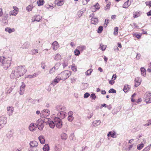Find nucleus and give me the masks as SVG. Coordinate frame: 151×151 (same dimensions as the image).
<instances>
[{
    "mask_svg": "<svg viewBox=\"0 0 151 151\" xmlns=\"http://www.w3.org/2000/svg\"><path fill=\"white\" fill-rule=\"evenodd\" d=\"M44 122L41 119H39L37 121L36 125L40 130H42L44 127Z\"/></svg>",
    "mask_w": 151,
    "mask_h": 151,
    "instance_id": "obj_7",
    "label": "nucleus"
},
{
    "mask_svg": "<svg viewBox=\"0 0 151 151\" xmlns=\"http://www.w3.org/2000/svg\"><path fill=\"white\" fill-rule=\"evenodd\" d=\"M29 45V43L28 42H25L22 46V48L23 49L28 48Z\"/></svg>",
    "mask_w": 151,
    "mask_h": 151,
    "instance_id": "obj_34",
    "label": "nucleus"
},
{
    "mask_svg": "<svg viewBox=\"0 0 151 151\" xmlns=\"http://www.w3.org/2000/svg\"><path fill=\"white\" fill-rule=\"evenodd\" d=\"M37 127L36 124L34 123H31L29 127V129L31 131H33L36 130V128Z\"/></svg>",
    "mask_w": 151,
    "mask_h": 151,
    "instance_id": "obj_23",
    "label": "nucleus"
},
{
    "mask_svg": "<svg viewBox=\"0 0 151 151\" xmlns=\"http://www.w3.org/2000/svg\"><path fill=\"white\" fill-rule=\"evenodd\" d=\"M90 96V94L88 93H86L84 95V97L85 98H88Z\"/></svg>",
    "mask_w": 151,
    "mask_h": 151,
    "instance_id": "obj_61",
    "label": "nucleus"
},
{
    "mask_svg": "<svg viewBox=\"0 0 151 151\" xmlns=\"http://www.w3.org/2000/svg\"><path fill=\"white\" fill-rule=\"evenodd\" d=\"M134 81L135 82L134 86L135 87H137L141 84L142 80L140 78L137 77L135 78Z\"/></svg>",
    "mask_w": 151,
    "mask_h": 151,
    "instance_id": "obj_18",
    "label": "nucleus"
},
{
    "mask_svg": "<svg viewBox=\"0 0 151 151\" xmlns=\"http://www.w3.org/2000/svg\"><path fill=\"white\" fill-rule=\"evenodd\" d=\"M5 31L10 34L12 32H14L15 31V29L14 28L12 29L10 27H6L5 29Z\"/></svg>",
    "mask_w": 151,
    "mask_h": 151,
    "instance_id": "obj_32",
    "label": "nucleus"
},
{
    "mask_svg": "<svg viewBox=\"0 0 151 151\" xmlns=\"http://www.w3.org/2000/svg\"><path fill=\"white\" fill-rule=\"evenodd\" d=\"M32 5H29L26 8V10L28 12H30L32 10Z\"/></svg>",
    "mask_w": 151,
    "mask_h": 151,
    "instance_id": "obj_47",
    "label": "nucleus"
},
{
    "mask_svg": "<svg viewBox=\"0 0 151 151\" xmlns=\"http://www.w3.org/2000/svg\"><path fill=\"white\" fill-rule=\"evenodd\" d=\"M69 138L70 140L73 141H75L76 140V137L74 134H71L70 135Z\"/></svg>",
    "mask_w": 151,
    "mask_h": 151,
    "instance_id": "obj_46",
    "label": "nucleus"
},
{
    "mask_svg": "<svg viewBox=\"0 0 151 151\" xmlns=\"http://www.w3.org/2000/svg\"><path fill=\"white\" fill-rule=\"evenodd\" d=\"M109 93H115L116 92V91L113 88H111L109 91Z\"/></svg>",
    "mask_w": 151,
    "mask_h": 151,
    "instance_id": "obj_55",
    "label": "nucleus"
},
{
    "mask_svg": "<svg viewBox=\"0 0 151 151\" xmlns=\"http://www.w3.org/2000/svg\"><path fill=\"white\" fill-rule=\"evenodd\" d=\"M12 58L11 57L1 56L0 63L5 70H7L10 66Z\"/></svg>",
    "mask_w": 151,
    "mask_h": 151,
    "instance_id": "obj_1",
    "label": "nucleus"
},
{
    "mask_svg": "<svg viewBox=\"0 0 151 151\" xmlns=\"http://www.w3.org/2000/svg\"><path fill=\"white\" fill-rule=\"evenodd\" d=\"M120 109L119 107L114 109L112 111V114H116L119 111Z\"/></svg>",
    "mask_w": 151,
    "mask_h": 151,
    "instance_id": "obj_40",
    "label": "nucleus"
},
{
    "mask_svg": "<svg viewBox=\"0 0 151 151\" xmlns=\"http://www.w3.org/2000/svg\"><path fill=\"white\" fill-rule=\"evenodd\" d=\"M61 79V78L59 76L57 77L53 80L50 84V85H52L53 86H54L59 82Z\"/></svg>",
    "mask_w": 151,
    "mask_h": 151,
    "instance_id": "obj_15",
    "label": "nucleus"
},
{
    "mask_svg": "<svg viewBox=\"0 0 151 151\" xmlns=\"http://www.w3.org/2000/svg\"><path fill=\"white\" fill-rule=\"evenodd\" d=\"M116 134V132H115L110 131L108 132L107 136L108 137L110 136L113 138H116L117 136Z\"/></svg>",
    "mask_w": 151,
    "mask_h": 151,
    "instance_id": "obj_24",
    "label": "nucleus"
},
{
    "mask_svg": "<svg viewBox=\"0 0 151 151\" xmlns=\"http://www.w3.org/2000/svg\"><path fill=\"white\" fill-rule=\"evenodd\" d=\"M77 48L81 52H82L86 49V47L85 46L81 45L77 47Z\"/></svg>",
    "mask_w": 151,
    "mask_h": 151,
    "instance_id": "obj_31",
    "label": "nucleus"
},
{
    "mask_svg": "<svg viewBox=\"0 0 151 151\" xmlns=\"http://www.w3.org/2000/svg\"><path fill=\"white\" fill-rule=\"evenodd\" d=\"M128 148L129 150H130L132 148H133L134 149V148L135 147L134 146V144H132L131 145H129L128 146Z\"/></svg>",
    "mask_w": 151,
    "mask_h": 151,
    "instance_id": "obj_56",
    "label": "nucleus"
},
{
    "mask_svg": "<svg viewBox=\"0 0 151 151\" xmlns=\"http://www.w3.org/2000/svg\"><path fill=\"white\" fill-rule=\"evenodd\" d=\"M129 86L127 85H125L124 86L123 88V91L125 92H127L129 90Z\"/></svg>",
    "mask_w": 151,
    "mask_h": 151,
    "instance_id": "obj_42",
    "label": "nucleus"
},
{
    "mask_svg": "<svg viewBox=\"0 0 151 151\" xmlns=\"http://www.w3.org/2000/svg\"><path fill=\"white\" fill-rule=\"evenodd\" d=\"M70 57H68L65 58L63 60L62 65L63 68L68 66V61L70 59Z\"/></svg>",
    "mask_w": 151,
    "mask_h": 151,
    "instance_id": "obj_16",
    "label": "nucleus"
},
{
    "mask_svg": "<svg viewBox=\"0 0 151 151\" xmlns=\"http://www.w3.org/2000/svg\"><path fill=\"white\" fill-rule=\"evenodd\" d=\"M91 22L92 24L96 25L97 24L98 22V18L96 17H92L91 19Z\"/></svg>",
    "mask_w": 151,
    "mask_h": 151,
    "instance_id": "obj_25",
    "label": "nucleus"
},
{
    "mask_svg": "<svg viewBox=\"0 0 151 151\" xmlns=\"http://www.w3.org/2000/svg\"><path fill=\"white\" fill-rule=\"evenodd\" d=\"M140 12H136L133 13V16L134 18H137L140 16Z\"/></svg>",
    "mask_w": 151,
    "mask_h": 151,
    "instance_id": "obj_39",
    "label": "nucleus"
},
{
    "mask_svg": "<svg viewBox=\"0 0 151 151\" xmlns=\"http://www.w3.org/2000/svg\"><path fill=\"white\" fill-rule=\"evenodd\" d=\"M133 1V0H128L126 2L124 3L123 6V7L124 8H127L131 4Z\"/></svg>",
    "mask_w": 151,
    "mask_h": 151,
    "instance_id": "obj_19",
    "label": "nucleus"
},
{
    "mask_svg": "<svg viewBox=\"0 0 151 151\" xmlns=\"http://www.w3.org/2000/svg\"><path fill=\"white\" fill-rule=\"evenodd\" d=\"M83 12L81 10L79 11L77 13V15L79 17H80L82 15Z\"/></svg>",
    "mask_w": 151,
    "mask_h": 151,
    "instance_id": "obj_54",
    "label": "nucleus"
},
{
    "mask_svg": "<svg viewBox=\"0 0 151 151\" xmlns=\"http://www.w3.org/2000/svg\"><path fill=\"white\" fill-rule=\"evenodd\" d=\"M144 99L147 104L151 103V92H147L144 94Z\"/></svg>",
    "mask_w": 151,
    "mask_h": 151,
    "instance_id": "obj_5",
    "label": "nucleus"
},
{
    "mask_svg": "<svg viewBox=\"0 0 151 151\" xmlns=\"http://www.w3.org/2000/svg\"><path fill=\"white\" fill-rule=\"evenodd\" d=\"M14 10L10 11L9 12V15L10 16H16L18 14L19 12L18 8L16 6H14L13 7Z\"/></svg>",
    "mask_w": 151,
    "mask_h": 151,
    "instance_id": "obj_10",
    "label": "nucleus"
},
{
    "mask_svg": "<svg viewBox=\"0 0 151 151\" xmlns=\"http://www.w3.org/2000/svg\"><path fill=\"white\" fill-rule=\"evenodd\" d=\"M48 120L47 123L49 124V126L51 128H54L55 126V123L54 121H49V119H47Z\"/></svg>",
    "mask_w": 151,
    "mask_h": 151,
    "instance_id": "obj_26",
    "label": "nucleus"
},
{
    "mask_svg": "<svg viewBox=\"0 0 151 151\" xmlns=\"http://www.w3.org/2000/svg\"><path fill=\"white\" fill-rule=\"evenodd\" d=\"M52 45L53 49L55 50H57L58 48L59 47V45L57 41L54 42Z\"/></svg>",
    "mask_w": 151,
    "mask_h": 151,
    "instance_id": "obj_22",
    "label": "nucleus"
},
{
    "mask_svg": "<svg viewBox=\"0 0 151 151\" xmlns=\"http://www.w3.org/2000/svg\"><path fill=\"white\" fill-rule=\"evenodd\" d=\"M133 35L134 37H136L138 39L140 38L141 36V34H134Z\"/></svg>",
    "mask_w": 151,
    "mask_h": 151,
    "instance_id": "obj_53",
    "label": "nucleus"
},
{
    "mask_svg": "<svg viewBox=\"0 0 151 151\" xmlns=\"http://www.w3.org/2000/svg\"><path fill=\"white\" fill-rule=\"evenodd\" d=\"M93 71V70L92 69H90L88 70L85 72V74L87 76L90 75Z\"/></svg>",
    "mask_w": 151,
    "mask_h": 151,
    "instance_id": "obj_43",
    "label": "nucleus"
},
{
    "mask_svg": "<svg viewBox=\"0 0 151 151\" xmlns=\"http://www.w3.org/2000/svg\"><path fill=\"white\" fill-rule=\"evenodd\" d=\"M44 2V0H39V1H37V4L39 6L43 5Z\"/></svg>",
    "mask_w": 151,
    "mask_h": 151,
    "instance_id": "obj_45",
    "label": "nucleus"
},
{
    "mask_svg": "<svg viewBox=\"0 0 151 151\" xmlns=\"http://www.w3.org/2000/svg\"><path fill=\"white\" fill-rule=\"evenodd\" d=\"M60 74L61 76V79L63 80H64L68 78L71 74L70 72L68 70H65L62 72Z\"/></svg>",
    "mask_w": 151,
    "mask_h": 151,
    "instance_id": "obj_3",
    "label": "nucleus"
},
{
    "mask_svg": "<svg viewBox=\"0 0 151 151\" xmlns=\"http://www.w3.org/2000/svg\"><path fill=\"white\" fill-rule=\"evenodd\" d=\"M107 47V46L106 45H104L102 44L100 45V48L102 51H104Z\"/></svg>",
    "mask_w": 151,
    "mask_h": 151,
    "instance_id": "obj_41",
    "label": "nucleus"
},
{
    "mask_svg": "<svg viewBox=\"0 0 151 151\" xmlns=\"http://www.w3.org/2000/svg\"><path fill=\"white\" fill-rule=\"evenodd\" d=\"M111 4H108L106 6L105 8V9L106 10L108 9H109L110 7Z\"/></svg>",
    "mask_w": 151,
    "mask_h": 151,
    "instance_id": "obj_60",
    "label": "nucleus"
},
{
    "mask_svg": "<svg viewBox=\"0 0 151 151\" xmlns=\"http://www.w3.org/2000/svg\"><path fill=\"white\" fill-rule=\"evenodd\" d=\"M68 119L69 121L71 122L73 120L74 117L73 116H68Z\"/></svg>",
    "mask_w": 151,
    "mask_h": 151,
    "instance_id": "obj_59",
    "label": "nucleus"
},
{
    "mask_svg": "<svg viewBox=\"0 0 151 151\" xmlns=\"http://www.w3.org/2000/svg\"><path fill=\"white\" fill-rule=\"evenodd\" d=\"M16 68L20 77L23 76L27 71L24 66L20 65L16 67Z\"/></svg>",
    "mask_w": 151,
    "mask_h": 151,
    "instance_id": "obj_2",
    "label": "nucleus"
},
{
    "mask_svg": "<svg viewBox=\"0 0 151 151\" xmlns=\"http://www.w3.org/2000/svg\"><path fill=\"white\" fill-rule=\"evenodd\" d=\"M42 19V17L38 15L34 16L32 18V22L36 21L39 22Z\"/></svg>",
    "mask_w": 151,
    "mask_h": 151,
    "instance_id": "obj_13",
    "label": "nucleus"
},
{
    "mask_svg": "<svg viewBox=\"0 0 151 151\" xmlns=\"http://www.w3.org/2000/svg\"><path fill=\"white\" fill-rule=\"evenodd\" d=\"M114 80L111 79V80L109 81V83L111 85H113L115 83V81H114Z\"/></svg>",
    "mask_w": 151,
    "mask_h": 151,
    "instance_id": "obj_64",
    "label": "nucleus"
},
{
    "mask_svg": "<svg viewBox=\"0 0 151 151\" xmlns=\"http://www.w3.org/2000/svg\"><path fill=\"white\" fill-rule=\"evenodd\" d=\"M109 23V19H106L105 20L104 26L106 27L107 26V24Z\"/></svg>",
    "mask_w": 151,
    "mask_h": 151,
    "instance_id": "obj_57",
    "label": "nucleus"
},
{
    "mask_svg": "<svg viewBox=\"0 0 151 151\" xmlns=\"http://www.w3.org/2000/svg\"><path fill=\"white\" fill-rule=\"evenodd\" d=\"M38 52V50L37 49H33L31 50V52L29 53V54L33 55L37 53Z\"/></svg>",
    "mask_w": 151,
    "mask_h": 151,
    "instance_id": "obj_37",
    "label": "nucleus"
},
{
    "mask_svg": "<svg viewBox=\"0 0 151 151\" xmlns=\"http://www.w3.org/2000/svg\"><path fill=\"white\" fill-rule=\"evenodd\" d=\"M103 30V27L102 26H100L98 28L97 32L99 33H101Z\"/></svg>",
    "mask_w": 151,
    "mask_h": 151,
    "instance_id": "obj_51",
    "label": "nucleus"
},
{
    "mask_svg": "<svg viewBox=\"0 0 151 151\" xmlns=\"http://www.w3.org/2000/svg\"><path fill=\"white\" fill-rule=\"evenodd\" d=\"M39 139L42 144H43L45 142V139L43 136H40L39 137Z\"/></svg>",
    "mask_w": 151,
    "mask_h": 151,
    "instance_id": "obj_35",
    "label": "nucleus"
},
{
    "mask_svg": "<svg viewBox=\"0 0 151 151\" xmlns=\"http://www.w3.org/2000/svg\"><path fill=\"white\" fill-rule=\"evenodd\" d=\"M61 58H62L60 55L58 53H57L56 54L54 57V60L56 61L60 60Z\"/></svg>",
    "mask_w": 151,
    "mask_h": 151,
    "instance_id": "obj_33",
    "label": "nucleus"
},
{
    "mask_svg": "<svg viewBox=\"0 0 151 151\" xmlns=\"http://www.w3.org/2000/svg\"><path fill=\"white\" fill-rule=\"evenodd\" d=\"M64 0H56L55 1V3L58 6H61L64 4Z\"/></svg>",
    "mask_w": 151,
    "mask_h": 151,
    "instance_id": "obj_27",
    "label": "nucleus"
},
{
    "mask_svg": "<svg viewBox=\"0 0 151 151\" xmlns=\"http://www.w3.org/2000/svg\"><path fill=\"white\" fill-rule=\"evenodd\" d=\"M40 71H38L37 73H35L32 75H29L26 76V78H32L36 77L37 75L40 73Z\"/></svg>",
    "mask_w": 151,
    "mask_h": 151,
    "instance_id": "obj_21",
    "label": "nucleus"
},
{
    "mask_svg": "<svg viewBox=\"0 0 151 151\" xmlns=\"http://www.w3.org/2000/svg\"><path fill=\"white\" fill-rule=\"evenodd\" d=\"M7 112L9 115H12L14 111V108L12 106H9L7 107Z\"/></svg>",
    "mask_w": 151,
    "mask_h": 151,
    "instance_id": "obj_20",
    "label": "nucleus"
},
{
    "mask_svg": "<svg viewBox=\"0 0 151 151\" xmlns=\"http://www.w3.org/2000/svg\"><path fill=\"white\" fill-rule=\"evenodd\" d=\"M59 64L57 63L55 65L50 69L49 70V73L50 74H53L55 72V70H57L58 68Z\"/></svg>",
    "mask_w": 151,
    "mask_h": 151,
    "instance_id": "obj_14",
    "label": "nucleus"
},
{
    "mask_svg": "<svg viewBox=\"0 0 151 151\" xmlns=\"http://www.w3.org/2000/svg\"><path fill=\"white\" fill-rule=\"evenodd\" d=\"M141 75L144 76H145L146 75V70L143 67H142L140 68Z\"/></svg>",
    "mask_w": 151,
    "mask_h": 151,
    "instance_id": "obj_36",
    "label": "nucleus"
},
{
    "mask_svg": "<svg viewBox=\"0 0 151 151\" xmlns=\"http://www.w3.org/2000/svg\"><path fill=\"white\" fill-rule=\"evenodd\" d=\"M50 114V112L48 109L43 110L40 114L41 117L43 118L49 116Z\"/></svg>",
    "mask_w": 151,
    "mask_h": 151,
    "instance_id": "obj_9",
    "label": "nucleus"
},
{
    "mask_svg": "<svg viewBox=\"0 0 151 151\" xmlns=\"http://www.w3.org/2000/svg\"><path fill=\"white\" fill-rule=\"evenodd\" d=\"M100 6L98 3L91 7V10L93 12H95L96 9H99L100 8Z\"/></svg>",
    "mask_w": 151,
    "mask_h": 151,
    "instance_id": "obj_28",
    "label": "nucleus"
},
{
    "mask_svg": "<svg viewBox=\"0 0 151 151\" xmlns=\"http://www.w3.org/2000/svg\"><path fill=\"white\" fill-rule=\"evenodd\" d=\"M55 110L59 112L61 111H65L66 108L64 106L61 105H57L55 107Z\"/></svg>",
    "mask_w": 151,
    "mask_h": 151,
    "instance_id": "obj_12",
    "label": "nucleus"
},
{
    "mask_svg": "<svg viewBox=\"0 0 151 151\" xmlns=\"http://www.w3.org/2000/svg\"><path fill=\"white\" fill-rule=\"evenodd\" d=\"M55 125L58 128L60 129L62 127V122L61 119L58 117H55L54 119Z\"/></svg>",
    "mask_w": 151,
    "mask_h": 151,
    "instance_id": "obj_6",
    "label": "nucleus"
},
{
    "mask_svg": "<svg viewBox=\"0 0 151 151\" xmlns=\"http://www.w3.org/2000/svg\"><path fill=\"white\" fill-rule=\"evenodd\" d=\"M90 97L93 99L94 100L95 99L96 96L94 93L91 94L90 96Z\"/></svg>",
    "mask_w": 151,
    "mask_h": 151,
    "instance_id": "obj_58",
    "label": "nucleus"
},
{
    "mask_svg": "<svg viewBox=\"0 0 151 151\" xmlns=\"http://www.w3.org/2000/svg\"><path fill=\"white\" fill-rule=\"evenodd\" d=\"M61 139L63 140H65L67 138V135L65 133H63L61 135Z\"/></svg>",
    "mask_w": 151,
    "mask_h": 151,
    "instance_id": "obj_38",
    "label": "nucleus"
},
{
    "mask_svg": "<svg viewBox=\"0 0 151 151\" xmlns=\"http://www.w3.org/2000/svg\"><path fill=\"white\" fill-rule=\"evenodd\" d=\"M12 136L13 134L11 131H9L6 134L7 137L9 138H10Z\"/></svg>",
    "mask_w": 151,
    "mask_h": 151,
    "instance_id": "obj_50",
    "label": "nucleus"
},
{
    "mask_svg": "<svg viewBox=\"0 0 151 151\" xmlns=\"http://www.w3.org/2000/svg\"><path fill=\"white\" fill-rule=\"evenodd\" d=\"M26 87L25 84L24 82H22V84L20 88L19 94L20 95H22L24 93L25 88Z\"/></svg>",
    "mask_w": 151,
    "mask_h": 151,
    "instance_id": "obj_17",
    "label": "nucleus"
},
{
    "mask_svg": "<svg viewBox=\"0 0 151 151\" xmlns=\"http://www.w3.org/2000/svg\"><path fill=\"white\" fill-rule=\"evenodd\" d=\"M61 111L59 112L57 114V117L59 118L62 119L64 118L67 116V114L64 111Z\"/></svg>",
    "mask_w": 151,
    "mask_h": 151,
    "instance_id": "obj_11",
    "label": "nucleus"
},
{
    "mask_svg": "<svg viewBox=\"0 0 151 151\" xmlns=\"http://www.w3.org/2000/svg\"><path fill=\"white\" fill-rule=\"evenodd\" d=\"M118 27H116L114 29V34L115 35H117L118 33Z\"/></svg>",
    "mask_w": 151,
    "mask_h": 151,
    "instance_id": "obj_52",
    "label": "nucleus"
},
{
    "mask_svg": "<svg viewBox=\"0 0 151 151\" xmlns=\"http://www.w3.org/2000/svg\"><path fill=\"white\" fill-rule=\"evenodd\" d=\"M71 69L73 71H76L77 70L76 67L73 65L71 66Z\"/></svg>",
    "mask_w": 151,
    "mask_h": 151,
    "instance_id": "obj_63",
    "label": "nucleus"
},
{
    "mask_svg": "<svg viewBox=\"0 0 151 151\" xmlns=\"http://www.w3.org/2000/svg\"><path fill=\"white\" fill-rule=\"evenodd\" d=\"M10 77L11 78L13 79L15 78H16L20 77L16 67L13 68Z\"/></svg>",
    "mask_w": 151,
    "mask_h": 151,
    "instance_id": "obj_4",
    "label": "nucleus"
},
{
    "mask_svg": "<svg viewBox=\"0 0 151 151\" xmlns=\"http://www.w3.org/2000/svg\"><path fill=\"white\" fill-rule=\"evenodd\" d=\"M101 123V122L100 120H96L92 122V126L93 127H97Z\"/></svg>",
    "mask_w": 151,
    "mask_h": 151,
    "instance_id": "obj_30",
    "label": "nucleus"
},
{
    "mask_svg": "<svg viewBox=\"0 0 151 151\" xmlns=\"http://www.w3.org/2000/svg\"><path fill=\"white\" fill-rule=\"evenodd\" d=\"M7 122V118L6 117L3 116L0 117V129L4 127Z\"/></svg>",
    "mask_w": 151,
    "mask_h": 151,
    "instance_id": "obj_8",
    "label": "nucleus"
},
{
    "mask_svg": "<svg viewBox=\"0 0 151 151\" xmlns=\"http://www.w3.org/2000/svg\"><path fill=\"white\" fill-rule=\"evenodd\" d=\"M29 145L30 147H33L37 146L38 143L36 141H33L30 142Z\"/></svg>",
    "mask_w": 151,
    "mask_h": 151,
    "instance_id": "obj_29",
    "label": "nucleus"
},
{
    "mask_svg": "<svg viewBox=\"0 0 151 151\" xmlns=\"http://www.w3.org/2000/svg\"><path fill=\"white\" fill-rule=\"evenodd\" d=\"M80 52L79 50L76 48L74 51L75 54L76 56H78L80 54Z\"/></svg>",
    "mask_w": 151,
    "mask_h": 151,
    "instance_id": "obj_48",
    "label": "nucleus"
},
{
    "mask_svg": "<svg viewBox=\"0 0 151 151\" xmlns=\"http://www.w3.org/2000/svg\"><path fill=\"white\" fill-rule=\"evenodd\" d=\"M150 148V146H147L143 149L142 151H149Z\"/></svg>",
    "mask_w": 151,
    "mask_h": 151,
    "instance_id": "obj_62",
    "label": "nucleus"
},
{
    "mask_svg": "<svg viewBox=\"0 0 151 151\" xmlns=\"http://www.w3.org/2000/svg\"><path fill=\"white\" fill-rule=\"evenodd\" d=\"M144 146V144L142 143L138 145L137 146V149L139 150H140L142 149V148Z\"/></svg>",
    "mask_w": 151,
    "mask_h": 151,
    "instance_id": "obj_49",
    "label": "nucleus"
},
{
    "mask_svg": "<svg viewBox=\"0 0 151 151\" xmlns=\"http://www.w3.org/2000/svg\"><path fill=\"white\" fill-rule=\"evenodd\" d=\"M44 151H49V147L48 145L45 144L43 148Z\"/></svg>",
    "mask_w": 151,
    "mask_h": 151,
    "instance_id": "obj_44",
    "label": "nucleus"
}]
</instances>
